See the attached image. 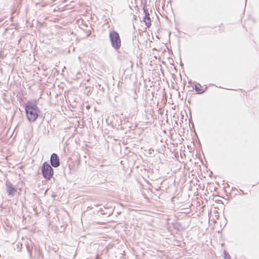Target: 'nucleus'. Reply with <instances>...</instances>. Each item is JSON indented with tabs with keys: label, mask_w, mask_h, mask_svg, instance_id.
<instances>
[{
	"label": "nucleus",
	"mask_w": 259,
	"mask_h": 259,
	"mask_svg": "<svg viewBox=\"0 0 259 259\" xmlns=\"http://www.w3.org/2000/svg\"><path fill=\"white\" fill-rule=\"evenodd\" d=\"M41 172L44 178L47 180H50L54 175L53 168L47 162L43 163L41 166Z\"/></svg>",
	"instance_id": "nucleus-3"
},
{
	"label": "nucleus",
	"mask_w": 259,
	"mask_h": 259,
	"mask_svg": "<svg viewBox=\"0 0 259 259\" xmlns=\"http://www.w3.org/2000/svg\"><path fill=\"white\" fill-rule=\"evenodd\" d=\"M7 192L9 195H14L17 192V190L11 184L7 185Z\"/></svg>",
	"instance_id": "nucleus-7"
},
{
	"label": "nucleus",
	"mask_w": 259,
	"mask_h": 259,
	"mask_svg": "<svg viewBox=\"0 0 259 259\" xmlns=\"http://www.w3.org/2000/svg\"><path fill=\"white\" fill-rule=\"evenodd\" d=\"M25 111L27 117L30 121L33 122L36 120L39 109L36 101H28L25 105Z\"/></svg>",
	"instance_id": "nucleus-1"
},
{
	"label": "nucleus",
	"mask_w": 259,
	"mask_h": 259,
	"mask_svg": "<svg viewBox=\"0 0 259 259\" xmlns=\"http://www.w3.org/2000/svg\"><path fill=\"white\" fill-rule=\"evenodd\" d=\"M193 89L198 94H202L205 92L206 88L202 86L200 83H196L194 85Z\"/></svg>",
	"instance_id": "nucleus-6"
},
{
	"label": "nucleus",
	"mask_w": 259,
	"mask_h": 259,
	"mask_svg": "<svg viewBox=\"0 0 259 259\" xmlns=\"http://www.w3.org/2000/svg\"><path fill=\"white\" fill-rule=\"evenodd\" d=\"M143 10L144 13L145 14V16L143 18V21L145 22L147 27H150L151 25V19L149 16V14L148 13V10L145 7L143 8Z\"/></svg>",
	"instance_id": "nucleus-5"
},
{
	"label": "nucleus",
	"mask_w": 259,
	"mask_h": 259,
	"mask_svg": "<svg viewBox=\"0 0 259 259\" xmlns=\"http://www.w3.org/2000/svg\"><path fill=\"white\" fill-rule=\"evenodd\" d=\"M109 37L112 47L115 50H118L121 46L119 34L115 31H112L109 33Z\"/></svg>",
	"instance_id": "nucleus-2"
},
{
	"label": "nucleus",
	"mask_w": 259,
	"mask_h": 259,
	"mask_svg": "<svg viewBox=\"0 0 259 259\" xmlns=\"http://www.w3.org/2000/svg\"><path fill=\"white\" fill-rule=\"evenodd\" d=\"M51 163L52 165L54 167H57L60 165V160L58 155L53 153L51 156Z\"/></svg>",
	"instance_id": "nucleus-4"
}]
</instances>
